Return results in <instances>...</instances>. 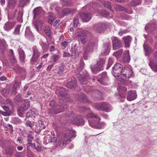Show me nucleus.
<instances>
[{"label": "nucleus", "instance_id": "f704fd0d", "mask_svg": "<svg viewBox=\"0 0 157 157\" xmlns=\"http://www.w3.org/2000/svg\"><path fill=\"white\" fill-rule=\"evenodd\" d=\"M78 96L79 97H78L77 98L78 100L80 102H87V98L85 94H82L80 95H78Z\"/></svg>", "mask_w": 157, "mask_h": 157}, {"label": "nucleus", "instance_id": "de8ad7c7", "mask_svg": "<svg viewBox=\"0 0 157 157\" xmlns=\"http://www.w3.org/2000/svg\"><path fill=\"white\" fill-rule=\"evenodd\" d=\"M123 50L121 49L113 53V56H115L117 58H120L122 53Z\"/></svg>", "mask_w": 157, "mask_h": 157}, {"label": "nucleus", "instance_id": "c9c22d12", "mask_svg": "<svg viewBox=\"0 0 157 157\" xmlns=\"http://www.w3.org/2000/svg\"><path fill=\"white\" fill-rule=\"evenodd\" d=\"M102 93L98 91L95 90L92 92V96L94 97H96L98 99H101V98Z\"/></svg>", "mask_w": 157, "mask_h": 157}, {"label": "nucleus", "instance_id": "a19ab883", "mask_svg": "<svg viewBox=\"0 0 157 157\" xmlns=\"http://www.w3.org/2000/svg\"><path fill=\"white\" fill-rule=\"evenodd\" d=\"M30 0H20L19 4V6L23 7L27 4L30 2Z\"/></svg>", "mask_w": 157, "mask_h": 157}, {"label": "nucleus", "instance_id": "7c9ffc66", "mask_svg": "<svg viewBox=\"0 0 157 157\" xmlns=\"http://www.w3.org/2000/svg\"><path fill=\"white\" fill-rule=\"evenodd\" d=\"M25 36L28 39L32 38L33 37V35L29 27H27L26 28Z\"/></svg>", "mask_w": 157, "mask_h": 157}, {"label": "nucleus", "instance_id": "5fc2aeb1", "mask_svg": "<svg viewBox=\"0 0 157 157\" xmlns=\"http://www.w3.org/2000/svg\"><path fill=\"white\" fill-rule=\"evenodd\" d=\"M74 23V26L75 27L77 26L79 24L78 18L77 17H75L74 18L73 20Z\"/></svg>", "mask_w": 157, "mask_h": 157}, {"label": "nucleus", "instance_id": "37998d69", "mask_svg": "<svg viewBox=\"0 0 157 157\" xmlns=\"http://www.w3.org/2000/svg\"><path fill=\"white\" fill-rule=\"evenodd\" d=\"M19 84L17 82H15L12 89V92L14 94H16L17 93V89L19 86Z\"/></svg>", "mask_w": 157, "mask_h": 157}, {"label": "nucleus", "instance_id": "69168bd1", "mask_svg": "<svg viewBox=\"0 0 157 157\" xmlns=\"http://www.w3.org/2000/svg\"><path fill=\"white\" fill-rule=\"evenodd\" d=\"M9 52H10L9 54H10V57H12L13 56V57L14 56V55H13V52L12 49H10L9 50Z\"/></svg>", "mask_w": 157, "mask_h": 157}, {"label": "nucleus", "instance_id": "ea45409f", "mask_svg": "<svg viewBox=\"0 0 157 157\" xmlns=\"http://www.w3.org/2000/svg\"><path fill=\"white\" fill-rule=\"evenodd\" d=\"M117 89L120 95L124 94L127 90L126 87L121 86L119 87Z\"/></svg>", "mask_w": 157, "mask_h": 157}, {"label": "nucleus", "instance_id": "864d4df0", "mask_svg": "<svg viewBox=\"0 0 157 157\" xmlns=\"http://www.w3.org/2000/svg\"><path fill=\"white\" fill-rule=\"evenodd\" d=\"M21 26V25H18L17 26L14 32V34L17 35L19 34H20V29Z\"/></svg>", "mask_w": 157, "mask_h": 157}, {"label": "nucleus", "instance_id": "680f3d73", "mask_svg": "<svg viewBox=\"0 0 157 157\" xmlns=\"http://www.w3.org/2000/svg\"><path fill=\"white\" fill-rule=\"evenodd\" d=\"M127 32V31L125 30H122L118 32V34L121 36H122L124 34Z\"/></svg>", "mask_w": 157, "mask_h": 157}, {"label": "nucleus", "instance_id": "72a5a7b5", "mask_svg": "<svg viewBox=\"0 0 157 157\" xmlns=\"http://www.w3.org/2000/svg\"><path fill=\"white\" fill-rule=\"evenodd\" d=\"M99 2H101L104 5V6L109 9L112 12L113 10L111 9V3L108 1H105L104 0H99Z\"/></svg>", "mask_w": 157, "mask_h": 157}, {"label": "nucleus", "instance_id": "13d9d810", "mask_svg": "<svg viewBox=\"0 0 157 157\" xmlns=\"http://www.w3.org/2000/svg\"><path fill=\"white\" fill-rule=\"evenodd\" d=\"M10 61L12 64H14L16 62V60L14 56L10 57Z\"/></svg>", "mask_w": 157, "mask_h": 157}, {"label": "nucleus", "instance_id": "dca6fc26", "mask_svg": "<svg viewBox=\"0 0 157 157\" xmlns=\"http://www.w3.org/2000/svg\"><path fill=\"white\" fill-rule=\"evenodd\" d=\"M99 76L100 77H99V79H98V81L102 84L106 85L107 84L106 81L108 79L107 73L106 72H103Z\"/></svg>", "mask_w": 157, "mask_h": 157}, {"label": "nucleus", "instance_id": "0eeeda50", "mask_svg": "<svg viewBox=\"0 0 157 157\" xmlns=\"http://www.w3.org/2000/svg\"><path fill=\"white\" fill-rule=\"evenodd\" d=\"M67 89L61 87L59 89H57L56 91V93L58 94L59 99L63 101L67 100L69 97V95L67 93Z\"/></svg>", "mask_w": 157, "mask_h": 157}, {"label": "nucleus", "instance_id": "bb28decb", "mask_svg": "<svg viewBox=\"0 0 157 157\" xmlns=\"http://www.w3.org/2000/svg\"><path fill=\"white\" fill-rule=\"evenodd\" d=\"M23 104L24 106L21 107L20 109V110L22 112L27 110L29 108L30 106L29 101L27 99L25 100Z\"/></svg>", "mask_w": 157, "mask_h": 157}, {"label": "nucleus", "instance_id": "bf43d9fd", "mask_svg": "<svg viewBox=\"0 0 157 157\" xmlns=\"http://www.w3.org/2000/svg\"><path fill=\"white\" fill-rule=\"evenodd\" d=\"M102 13L103 16L104 17H106L109 14V12L105 10L102 11Z\"/></svg>", "mask_w": 157, "mask_h": 157}, {"label": "nucleus", "instance_id": "39448f33", "mask_svg": "<svg viewBox=\"0 0 157 157\" xmlns=\"http://www.w3.org/2000/svg\"><path fill=\"white\" fill-rule=\"evenodd\" d=\"M95 107L97 109L108 113L112 110L111 105L107 102H101L95 104Z\"/></svg>", "mask_w": 157, "mask_h": 157}, {"label": "nucleus", "instance_id": "4d7b16f0", "mask_svg": "<svg viewBox=\"0 0 157 157\" xmlns=\"http://www.w3.org/2000/svg\"><path fill=\"white\" fill-rule=\"evenodd\" d=\"M15 17V13H13L11 14H9L8 15V19L10 20L13 19Z\"/></svg>", "mask_w": 157, "mask_h": 157}, {"label": "nucleus", "instance_id": "79ce46f5", "mask_svg": "<svg viewBox=\"0 0 157 157\" xmlns=\"http://www.w3.org/2000/svg\"><path fill=\"white\" fill-rule=\"evenodd\" d=\"M18 16L17 17V19L18 21L22 22V17L23 12L22 10H19L18 13Z\"/></svg>", "mask_w": 157, "mask_h": 157}, {"label": "nucleus", "instance_id": "4be33fe9", "mask_svg": "<svg viewBox=\"0 0 157 157\" xmlns=\"http://www.w3.org/2000/svg\"><path fill=\"white\" fill-rule=\"evenodd\" d=\"M43 23V21L41 20H38L34 23V25L37 32H39L40 31Z\"/></svg>", "mask_w": 157, "mask_h": 157}, {"label": "nucleus", "instance_id": "3c124183", "mask_svg": "<svg viewBox=\"0 0 157 157\" xmlns=\"http://www.w3.org/2000/svg\"><path fill=\"white\" fill-rule=\"evenodd\" d=\"M113 63V59L112 58H110L108 60L107 66L106 67V69H108L111 66Z\"/></svg>", "mask_w": 157, "mask_h": 157}, {"label": "nucleus", "instance_id": "ddd939ff", "mask_svg": "<svg viewBox=\"0 0 157 157\" xmlns=\"http://www.w3.org/2000/svg\"><path fill=\"white\" fill-rule=\"evenodd\" d=\"M33 55L30 59L31 62L35 63L37 61L38 59L40 56V52L39 51L36 46H34L32 48Z\"/></svg>", "mask_w": 157, "mask_h": 157}, {"label": "nucleus", "instance_id": "9b49d317", "mask_svg": "<svg viewBox=\"0 0 157 157\" xmlns=\"http://www.w3.org/2000/svg\"><path fill=\"white\" fill-rule=\"evenodd\" d=\"M123 70L122 65L120 63H116L112 68V73L115 77H118L121 75Z\"/></svg>", "mask_w": 157, "mask_h": 157}, {"label": "nucleus", "instance_id": "f3484780", "mask_svg": "<svg viewBox=\"0 0 157 157\" xmlns=\"http://www.w3.org/2000/svg\"><path fill=\"white\" fill-rule=\"evenodd\" d=\"M78 15L81 17L83 21L85 22L88 21L91 17V14L88 13H80L78 14Z\"/></svg>", "mask_w": 157, "mask_h": 157}, {"label": "nucleus", "instance_id": "338daca9", "mask_svg": "<svg viewBox=\"0 0 157 157\" xmlns=\"http://www.w3.org/2000/svg\"><path fill=\"white\" fill-rule=\"evenodd\" d=\"M55 105V102L54 101H50L49 105L51 106L54 107Z\"/></svg>", "mask_w": 157, "mask_h": 157}, {"label": "nucleus", "instance_id": "473e14b6", "mask_svg": "<svg viewBox=\"0 0 157 157\" xmlns=\"http://www.w3.org/2000/svg\"><path fill=\"white\" fill-rule=\"evenodd\" d=\"M18 52L19 55L20 59L21 62H24L25 58V56L24 51L22 49L20 48L18 50Z\"/></svg>", "mask_w": 157, "mask_h": 157}, {"label": "nucleus", "instance_id": "f8f14e48", "mask_svg": "<svg viewBox=\"0 0 157 157\" xmlns=\"http://www.w3.org/2000/svg\"><path fill=\"white\" fill-rule=\"evenodd\" d=\"M97 44L94 41H90L87 44V48L84 50L83 56H85L89 52H92L96 48Z\"/></svg>", "mask_w": 157, "mask_h": 157}, {"label": "nucleus", "instance_id": "c03bdc74", "mask_svg": "<svg viewBox=\"0 0 157 157\" xmlns=\"http://www.w3.org/2000/svg\"><path fill=\"white\" fill-rule=\"evenodd\" d=\"M144 49L146 53L148 54L152 52V50L151 48L148 45H145L144 44L143 45Z\"/></svg>", "mask_w": 157, "mask_h": 157}, {"label": "nucleus", "instance_id": "09e8293b", "mask_svg": "<svg viewBox=\"0 0 157 157\" xmlns=\"http://www.w3.org/2000/svg\"><path fill=\"white\" fill-rule=\"evenodd\" d=\"M60 56L56 54L53 55L51 58V60L55 62L57 61L59 59Z\"/></svg>", "mask_w": 157, "mask_h": 157}, {"label": "nucleus", "instance_id": "412c9836", "mask_svg": "<svg viewBox=\"0 0 157 157\" xmlns=\"http://www.w3.org/2000/svg\"><path fill=\"white\" fill-rule=\"evenodd\" d=\"M43 11L42 8L41 7H37L33 10V18H36L37 17L40 16Z\"/></svg>", "mask_w": 157, "mask_h": 157}, {"label": "nucleus", "instance_id": "6e6d98bb", "mask_svg": "<svg viewBox=\"0 0 157 157\" xmlns=\"http://www.w3.org/2000/svg\"><path fill=\"white\" fill-rule=\"evenodd\" d=\"M27 141L28 142V144L29 145H31V142L32 141V140L33 139V138L32 137L31 135L30 134L27 136Z\"/></svg>", "mask_w": 157, "mask_h": 157}, {"label": "nucleus", "instance_id": "774afa93", "mask_svg": "<svg viewBox=\"0 0 157 157\" xmlns=\"http://www.w3.org/2000/svg\"><path fill=\"white\" fill-rule=\"evenodd\" d=\"M53 65H49L47 68L46 70L47 71H50L53 67Z\"/></svg>", "mask_w": 157, "mask_h": 157}, {"label": "nucleus", "instance_id": "a878e982", "mask_svg": "<svg viewBox=\"0 0 157 157\" xmlns=\"http://www.w3.org/2000/svg\"><path fill=\"white\" fill-rule=\"evenodd\" d=\"M75 10L74 9L66 8L63 9L61 12V13L62 14L61 15L62 16H63L66 14H73L75 12Z\"/></svg>", "mask_w": 157, "mask_h": 157}, {"label": "nucleus", "instance_id": "20e7f679", "mask_svg": "<svg viewBox=\"0 0 157 157\" xmlns=\"http://www.w3.org/2000/svg\"><path fill=\"white\" fill-rule=\"evenodd\" d=\"M105 58H100L97 63L94 66L91 67L92 72L94 74L99 72L103 69V66L105 63Z\"/></svg>", "mask_w": 157, "mask_h": 157}, {"label": "nucleus", "instance_id": "6ab92c4d", "mask_svg": "<svg viewBox=\"0 0 157 157\" xmlns=\"http://www.w3.org/2000/svg\"><path fill=\"white\" fill-rule=\"evenodd\" d=\"M90 125L92 127L94 128L95 127L99 129H102L104 128L106 124L103 122H99L98 123L94 122L93 123L89 121Z\"/></svg>", "mask_w": 157, "mask_h": 157}, {"label": "nucleus", "instance_id": "1a4fd4ad", "mask_svg": "<svg viewBox=\"0 0 157 157\" xmlns=\"http://www.w3.org/2000/svg\"><path fill=\"white\" fill-rule=\"evenodd\" d=\"M88 33V31L86 30L80 31L77 33V35L78 40L83 44H86L87 42V35Z\"/></svg>", "mask_w": 157, "mask_h": 157}, {"label": "nucleus", "instance_id": "4468645a", "mask_svg": "<svg viewBox=\"0 0 157 157\" xmlns=\"http://www.w3.org/2000/svg\"><path fill=\"white\" fill-rule=\"evenodd\" d=\"M111 39L113 49H118L122 46L121 43L117 38L116 37H113Z\"/></svg>", "mask_w": 157, "mask_h": 157}, {"label": "nucleus", "instance_id": "6e6552de", "mask_svg": "<svg viewBox=\"0 0 157 157\" xmlns=\"http://www.w3.org/2000/svg\"><path fill=\"white\" fill-rule=\"evenodd\" d=\"M110 24L109 23H98L94 25V29L98 32L101 33L105 30L110 26Z\"/></svg>", "mask_w": 157, "mask_h": 157}, {"label": "nucleus", "instance_id": "f257e3e1", "mask_svg": "<svg viewBox=\"0 0 157 157\" xmlns=\"http://www.w3.org/2000/svg\"><path fill=\"white\" fill-rule=\"evenodd\" d=\"M84 63L80 60V68L77 69L76 71V75L78 78L80 82L82 85H85L86 83V80L88 78V75L86 71H83Z\"/></svg>", "mask_w": 157, "mask_h": 157}, {"label": "nucleus", "instance_id": "9d476101", "mask_svg": "<svg viewBox=\"0 0 157 157\" xmlns=\"http://www.w3.org/2000/svg\"><path fill=\"white\" fill-rule=\"evenodd\" d=\"M68 116L73 117L71 122L75 125H82L84 124V120L79 116L76 115L72 113H71Z\"/></svg>", "mask_w": 157, "mask_h": 157}, {"label": "nucleus", "instance_id": "2f4dec72", "mask_svg": "<svg viewBox=\"0 0 157 157\" xmlns=\"http://www.w3.org/2000/svg\"><path fill=\"white\" fill-rule=\"evenodd\" d=\"M71 56L73 59H76L79 56L78 52L75 48H72L71 49Z\"/></svg>", "mask_w": 157, "mask_h": 157}, {"label": "nucleus", "instance_id": "8fccbe9b", "mask_svg": "<svg viewBox=\"0 0 157 157\" xmlns=\"http://www.w3.org/2000/svg\"><path fill=\"white\" fill-rule=\"evenodd\" d=\"M140 2V0H132L130 3V5L131 6H135L139 5Z\"/></svg>", "mask_w": 157, "mask_h": 157}, {"label": "nucleus", "instance_id": "aec40b11", "mask_svg": "<svg viewBox=\"0 0 157 157\" xmlns=\"http://www.w3.org/2000/svg\"><path fill=\"white\" fill-rule=\"evenodd\" d=\"M124 41L125 47L129 48L130 47V44L132 41V38L129 36H128L123 37L122 38Z\"/></svg>", "mask_w": 157, "mask_h": 157}, {"label": "nucleus", "instance_id": "603ef678", "mask_svg": "<svg viewBox=\"0 0 157 157\" xmlns=\"http://www.w3.org/2000/svg\"><path fill=\"white\" fill-rule=\"evenodd\" d=\"M59 71L58 73L59 74H61L63 73L65 70L64 66L63 65H60L59 67Z\"/></svg>", "mask_w": 157, "mask_h": 157}, {"label": "nucleus", "instance_id": "c85d7f7f", "mask_svg": "<svg viewBox=\"0 0 157 157\" xmlns=\"http://www.w3.org/2000/svg\"><path fill=\"white\" fill-rule=\"evenodd\" d=\"M37 115L38 113L37 111L35 109H33L31 110L28 111L26 114V117H32L34 115Z\"/></svg>", "mask_w": 157, "mask_h": 157}, {"label": "nucleus", "instance_id": "b1692460", "mask_svg": "<svg viewBox=\"0 0 157 157\" xmlns=\"http://www.w3.org/2000/svg\"><path fill=\"white\" fill-rule=\"evenodd\" d=\"M15 22H7L4 26V29L7 31L11 29L15 24Z\"/></svg>", "mask_w": 157, "mask_h": 157}, {"label": "nucleus", "instance_id": "49530a36", "mask_svg": "<svg viewBox=\"0 0 157 157\" xmlns=\"http://www.w3.org/2000/svg\"><path fill=\"white\" fill-rule=\"evenodd\" d=\"M21 120L18 118L13 117L12 118L11 120L12 123L15 124H20L21 123Z\"/></svg>", "mask_w": 157, "mask_h": 157}, {"label": "nucleus", "instance_id": "393cba45", "mask_svg": "<svg viewBox=\"0 0 157 157\" xmlns=\"http://www.w3.org/2000/svg\"><path fill=\"white\" fill-rule=\"evenodd\" d=\"M115 10L117 11H124L129 14H131L132 13V10L129 11L127 8L118 5H116L115 7Z\"/></svg>", "mask_w": 157, "mask_h": 157}, {"label": "nucleus", "instance_id": "58836bf2", "mask_svg": "<svg viewBox=\"0 0 157 157\" xmlns=\"http://www.w3.org/2000/svg\"><path fill=\"white\" fill-rule=\"evenodd\" d=\"M106 45L107 47L104 48V51L101 53L102 54L105 56L108 55L110 51L109 48L110 46V44L109 43L106 44Z\"/></svg>", "mask_w": 157, "mask_h": 157}, {"label": "nucleus", "instance_id": "a18cd8bd", "mask_svg": "<svg viewBox=\"0 0 157 157\" xmlns=\"http://www.w3.org/2000/svg\"><path fill=\"white\" fill-rule=\"evenodd\" d=\"M87 117L88 118H95L97 120L100 121L101 120L100 118L95 115L93 113H88L87 116Z\"/></svg>", "mask_w": 157, "mask_h": 157}, {"label": "nucleus", "instance_id": "a211bd4d", "mask_svg": "<svg viewBox=\"0 0 157 157\" xmlns=\"http://www.w3.org/2000/svg\"><path fill=\"white\" fill-rule=\"evenodd\" d=\"M137 97L136 91L134 90H131L128 92L127 98L128 100L131 101L134 100Z\"/></svg>", "mask_w": 157, "mask_h": 157}, {"label": "nucleus", "instance_id": "cd10ccee", "mask_svg": "<svg viewBox=\"0 0 157 157\" xmlns=\"http://www.w3.org/2000/svg\"><path fill=\"white\" fill-rule=\"evenodd\" d=\"M44 31L46 36L49 39H51L52 36L50 26L48 25H45L44 28Z\"/></svg>", "mask_w": 157, "mask_h": 157}, {"label": "nucleus", "instance_id": "5701e85b", "mask_svg": "<svg viewBox=\"0 0 157 157\" xmlns=\"http://www.w3.org/2000/svg\"><path fill=\"white\" fill-rule=\"evenodd\" d=\"M130 60V56L129 55L128 51H126L124 52V55L123 56L122 61L124 63H129Z\"/></svg>", "mask_w": 157, "mask_h": 157}, {"label": "nucleus", "instance_id": "f03ea898", "mask_svg": "<svg viewBox=\"0 0 157 157\" xmlns=\"http://www.w3.org/2000/svg\"><path fill=\"white\" fill-rule=\"evenodd\" d=\"M75 131L72 130H67L63 136L59 138L58 141V144L60 148H63L67 144L68 141H71V139L75 137Z\"/></svg>", "mask_w": 157, "mask_h": 157}, {"label": "nucleus", "instance_id": "2eb2a0df", "mask_svg": "<svg viewBox=\"0 0 157 157\" xmlns=\"http://www.w3.org/2000/svg\"><path fill=\"white\" fill-rule=\"evenodd\" d=\"M66 86L69 89L76 88L77 86V81L74 78L68 79Z\"/></svg>", "mask_w": 157, "mask_h": 157}, {"label": "nucleus", "instance_id": "423d86ee", "mask_svg": "<svg viewBox=\"0 0 157 157\" xmlns=\"http://www.w3.org/2000/svg\"><path fill=\"white\" fill-rule=\"evenodd\" d=\"M67 107V106L65 105L63 103L60 102L57 106L52 108L48 112V113H50L51 115L56 114L63 111Z\"/></svg>", "mask_w": 157, "mask_h": 157}, {"label": "nucleus", "instance_id": "4c0bfd02", "mask_svg": "<svg viewBox=\"0 0 157 157\" xmlns=\"http://www.w3.org/2000/svg\"><path fill=\"white\" fill-rule=\"evenodd\" d=\"M15 148L13 146H9L6 148V152L7 154H12Z\"/></svg>", "mask_w": 157, "mask_h": 157}, {"label": "nucleus", "instance_id": "c756f323", "mask_svg": "<svg viewBox=\"0 0 157 157\" xmlns=\"http://www.w3.org/2000/svg\"><path fill=\"white\" fill-rule=\"evenodd\" d=\"M149 65L153 71L157 72V62L155 60H151Z\"/></svg>", "mask_w": 157, "mask_h": 157}, {"label": "nucleus", "instance_id": "e2e57ef3", "mask_svg": "<svg viewBox=\"0 0 157 157\" xmlns=\"http://www.w3.org/2000/svg\"><path fill=\"white\" fill-rule=\"evenodd\" d=\"M57 141V139L56 137H52L51 138L50 142L51 143H56Z\"/></svg>", "mask_w": 157, "mask_h": 157}, {"label": "nucleus", "instance_id": "052dcab7", "mask_svg": "<svg viewBox=\"0 0 157 157\" xmlns=\"http://www.w3.org/2000/svg\"><path fill=\"white\" fill-rule=\"evenodd\" d=\"M26 124L27 126L31 128H32L33 127L32 123L29 121H26Z\"/></svg>", "mask_w": 157, "mask_h": 157}, {"label": "nucleus", "instance_id": "0e129e2a", "mask_svg": "<svg viewBox=\"0 0 157 157\" xmlns=\"http://www.w3.org/2000/svg\"><path fill=\"white\" fill-rule=\"evenodd\" d=\"M70 54L69 53L64 52L63 53V57H69Z\"/></svg>", "mask_w": 157, "mask_h": 157}, {"label": "nucleus", "instance_id": "7ed1b4c3", "mask_svg": "<svg viewBox=\"0 0 157 157\" xmlns=\"http://www.w3.org/2000/svg\"><path fill=\"white\" fill-rule=\"evenodd\" d=\"M122 75L121 77L122 79H121V82L125 85H127V80H125V79H128L132 75L133 72L132 69L130 66H125L124 67V69L122 72Z\"/></svg>", "mask_w": 157, "mask_h": 157}, {"label": "nucleus", "instance_id": "e433bc0d", "mask_svg": "<svg viewBox=\"0 0 157 157\" xmlns=\"http://www.w3.org/2000/svg\"><path fill=\"white\" fill-rule=\"evenodd\" d=\"M17 2V0H9L8 6L10 8H14Z\"/></svg>", "mask_w": 157, "mask_h": 157}]
</instances>
